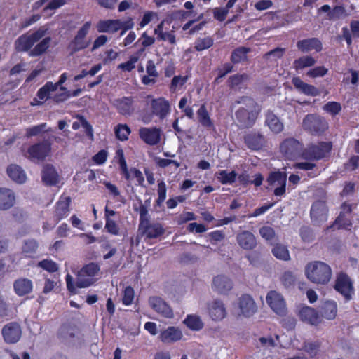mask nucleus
<instances>
[{
  "label": "nucleus",
  "instance_id": "f257e3e1",
  "mask_svg": "<svg viewBox=\"0 0 359 359\" xmlns=\"http://www.w3.org/2000/svg\"><path fill=\"white\" fill-rule=\"evenodd\" d=\"M235 103L241 105L235 113L238 121L243 127H251L255 123L259 113V107L257 103L254 99L248 96L238 97Z\"/></svg>",
  "mask_w": 359,
  "mask_h": 359
},
{
  "label": "nucleus",
  "instance_id": "f03ea898",
  "mask_svg": "<svg viewBox=\"0 0 359 359\" xmlns=\"http://www.w3.org/2000/svg\"><path fill=\"white\" fill-rule=\"evenodd\" d=\"M305 276L311 283L317 285H326L332 278V269L325 262L313 261L305 266Z\"/></svg>",
  "mask_w": 359,
  "mask_h": 359
},
{
  "label": "nucleus",
  "instance_id": "7ed1b4c3",
  "mask_svg": "<svg viewBox=\"0 0 359 359\" xmlns=\"http://www.w3.org/2000/svg\"><path fill=\"white\" fill-rule=\"evenodd\" d=\"M331 142H320L318 144H311L304 149L302 157L305 160L318 161L325 158L331 151Z\"/></svg>",
  "mask_w": 359,
  "mask_h": 359
},
{
  "label": "nucleus",
  "instance_id": "20e7f679",
  "mask_svg": "<svg viewBox=\"0 0 359 359\" xmlns=\"http://www.w3.org/2000/svg\"><path fill=\"white\" fill-rule=\"evenodd\" d=\"M46 33V29L40 27L32 34H22L15 41V48L18 52L29 50L33 45L41 39Z\"/></svg>",
  "mask_w": 359,
  "mask_h": 359
},
{
  "label": "nucleus",
  "instance_id": "39448f33",
  "mask_svg": "<svg viewBox=\"0 0 359 359\" xmlns=\"http://www.w3.org/2000/svg\"><path fill=\"white\" fill-rule=\"evenodd\" d=\"M303 128L309 133L316 135L325 132L328 124L324 118L316 114H309L302 122Z\"/></svg>",
  "mask_w": 359,
  "mask_h": 359
},
{
  "label": "nucleus",
  "instance_id": "423d86ee",
  "mask_svg": "<svg viewBox=\"0 0 359 359\" xmlns=\"http://www.w3.org/2000/svg\"><path fill=\"white\" fill-rule=\"evenodd\" d=\"M91 27V22H86L77 31L73 40L69 43L68 48L70 50V54H74L76 52L85 49L89 46V41L86 40V37Z\"/></svg>",
  "mask_w": 359,
  "mask_h": 359
},
{
  "label": "nucleus",
  "instance_id": "0eeeda50",
  "mask_svg": "<svg viewBox=\"0 0 359 359\" xmlns=\"http://www.w3.org/2000/svg\"><path fill=\"white\" fill-rule=\"evenodd\" d=\"M281 154L285 158L293 160L298 156H302L304 150L302 144L297 140L290 137L285 139L280 145Z\"/></svg>",
  "mask_w": 359,
  "mask_h": 359
},
{
  "label": "nucleus",
  "instance_id": "6e6552de",
  "mask_svg": "<svg viewBox=\"0 0 359 359\" xmlns=\"http://www.w3.org/2000/svg\"><path fill=\"white\" fill-rule=\"evenodd\" d=\"M266 301L270 308L277 315L284 316L287 313L285 302L283 296L276 291L271 290L268 292Z\"/></svg>",
  "mask_w": 359,
  "mask_h": 359
},
{
  "label": "nucleus",
  "instance_id": "1a4fd4ad",
  "mask_svg": "<svg viewBox=\"0 0 359 359\" xmlns=\"http://www.w3.org/2000/svg\"><path fill=\"white\" fill-rule=\"evenodd\" d=\"M149 306L158 314L165 318H172L174 313L170 306L161 297H150L148 300Z\"/></svg>",
  "mask_w": 359,
  "mask_h": 359
},
{
  "label": "nucleus",
  "instance_id": "9d476101",
  "mask_svg": "<svg viewBox=\"0 0 359 359\" xmlns=\"http://www.w3.org/2000/svg\"><path fill=\"white\" fill-rule=\"evenodd\" d=\"M287 174L285 172L276 171L269 174L267 182L271 187H274V195L281 196L285 193Z\"/></svg>",
  "mask_w": 359,
  "mask_h": 359
},
{
  "label": "nucleus",
  "instance_id": "9b49d317",
  "mask_svg": "<svg viewBox=\"0 0 359 359\" xmlns=\"http://www.w3.org/2000/svg\"><path fill=\"white\" fill-rule=\"evenodd\" d=\"M139 135L141 140L146 144L154 146L158 144L161 141L162 130L161 128H141L139 130Z\"/></svg>",
  "mask_w": 359,
  "mask_h": 359
},
{
  "label": "nucleus",
  "instance_id": "f8f14e48",
  "mask_svg": "<svg viewBox=\"0 0 359 359\" xmlns=\"http://www.w3.org/2000/svg\"><path fill=\"white\" fill-rule=\"evenodd\" d=\"M238 308L240 310L239 316L245 318H250L257 311V306L255 302L248 294H243L239 298Z\"/></svg>",
  "mask_w": 359,
  "mask_h": 359
},
{
  "label": "nucleus",
  "instance_id": "ddd939ff",
  "mask_svg": "<svg viewBox=\"0 0 359 359\" xmlns=\"http://www.w3.org/2000/svg\"><path fill=\"white\" fill-rule=\"evenodd\" d=\"M328 208L325 201H317L311 206V218L316 224L325 222L327 219Z\"/></svg>",
  "mask_w": 359,
  "mask_h": 359
},
{
  "label": "nucleus",
  "instance_id": "4468645a",
  "mask_svg": "<svg viewBox=\"0 0 359 359\" xmlns=\"http://www.w3.org/2000/svg\"><path fill=\"white\" fill-rule=\"evenodd\" d=\"M207 309L210 317L215 321L224 319L227 314L224 302L219 299L208 302Z\"/></svg>",
  "mask_w": 359,
  "mask_h": 359
},
{
  "label": "nucleus",
  "instance_id": "2eb2a0df",
  "mask_svg": "<svg viewBox=\"0 0 359 359\" xmlns=\"http://www.w3.org/2000/svg\"><path fill=\"white\" fill-rule=\"evenodd\" d=\"M22 331L20 325L17 323H9L2 329V335L6 342L14 344L19 341Z\"/></svg>",
  "mask_w": 359,
  "mask_h": 359
},
{
  "label": "nucleus",
  "instance_id": "dca6fc26",
  "mask_svg": "<svg viewBox=\"0 0 359 359\" xmlns=\"http://www.w3.org/2000/svg\"><path fill=\"white\" fill-rule=\"evenodd\" d=\"M50 149L51 144L48 142L35 144L28 149V158L30 159L43 160L48 155Z\"/></svg>",
  "mask_w": 359,
  "mask_h": 359
},
{
  "label": "nucleus",
  "instance_id": "f3484780",
  "mask_svg": "<svg viewBox=\"0 0 359 359\" xmlns=\"http://www.w3.org/2000/svg\"><path fill=\"white\" fill-rule=\"evenodd\" d=\"M334 288L340 292L346 299L351 298L353 292V285L351 279L347 275L340 273L337 277Z\"/></svg>",
  "mask_w": 359,
  "mask_h": 359
},
{
  "label": "nucleus",
  "instance_id": "a211bd4d",
  "mask_svg": "<svg viewBox=\"0 0 359 359\" xmlns=\"http://www.w3.org/2000/svg\"><path fill=\"white\" fill-rule=\"evenodd\" d=\"M212 289L221 294H227L233 287V281L224 275H217L212 279Z\"/></svg>",
  "mask_w": 359,
  "mask_h": 359
},
{
  "label": "nucleus",
  "instance_id": "6ab92c4d",
  "mask_svg": "<svg viewBox=\"0 0 359 359\" xmlns=\"http://www.w3.org/2000/svg\"><path fill=\"white\" fill-rule=\"evenodd\" d=\"M73 278L72 276L69 274L67 275L66 277V282H67V287L68 290L72 293H76V287L78 288H84L87 287L90 285H91L94 283V280L93 278L90 276H87L86 275L83 274V277L81 278L80 276V272H78L77 278H76V285H74L73 284Z\"/></svg>",
  "mask_w": 359,
  "mask_h": 359
},
{
  "label": "nucleus",
  "instance_id": "aec40b11",
  "mask_svg": "<svg viewBox=\"0 0 359 359\" xmlns=\"http://www.w3.org/2000/svg\"><path fill=\"white\" fill-rule=\"evenodd\" d=\"M139 230L149 238H157L164 233V229L161 224L159 223H151L149 221H145L142 225H139Z\"/></svg>",
  "mask_w": 359,
  "mask_h": 359
},
{
  "label": "nucleus",
  "instance_id": "412c9836",
  "mask_svg": "<svg viewBox=\"0 0 359 359\" xmlns=\"http://www.w3.org/2000/svg\"><path fill=\"white\" fill-rule=\"evenodd\" d=\"M182 336V332L178 327L170 326L161 331L158 337L163 343L171 344L180 340Z\"/></svg>",
  "mask_w": 359,
  "mask_h": 359
},
{
  "label": "nucleus",
  "instance_id": "4be33fe9",
  "mask_svg": "<svg viewBox=\"0 0 359 359\" xmlns=\"http://www.w3.org/2000/svg\"><path fill=\"white\" fill-rule=\"evenodd\" d=\"M239 246L244 250H252L257 246V240L252 233L243 231L236 236Z\"/></svg>",
  "mask_w": 359,
  "mask_h": 359
},
{
  "label": "nucleus",
  "instance_id": "5701e85b",
  "mask_svg": "<svg viewBox=\"0 0 359 359\" xmlns=\"http://www.w3.org/2000/svg\"><path fill=\"white\" fill-rule=\"evenodd\" d=\"M15 203V194L13 190L0 187V210H7Z\"/></svg>",
  "mask_w": 359,
  "mask_h": 359
},
{
  "label": "nucleus",
  "instance_id": "b1692460",
  "mask_svg": "<svg viewBox=\"0 0 359 359\" xmlns=\"http://www.w3.org/2000/svg\"><path fill=\"white\" fill-rule=\"evenodd\" d=\"M60 176L53 165L46 164L42 170V181L48 186L56 185L60 182Z\"/></svg>",
  "mask_w": 359,
  "mask_h": 359
},
{
  "label": "nucleus",
  "instance_id": "393cba45",
  "mask_svg": "<svg viewBox=\"0 0 359 359\" xmlns=\"http://www.w3.org/2000/svg\"><path fill=\"white\" fill-rule=\"evenodd\" d=\"M152 114L163 119L170 112V104L163 98L154 99L151 102Z\"/></svg>",
  "mask_w": 359,
  "mask_h": 359
},
{
  "label": "nucleus",
  "instance_id": "a878e982",
  "mask_svg": "<svg viewBox=\"0 0 359 359\" xmlns=\"http://www.w3.org/2000/svg\"><path fill=\"white\" fill-rule=\"evenodd\" d=\"M244 141L248 147L253 150L262 149L266 142L264 135L259 133H252L246 135Z\"/></svg>",
  "mask_w": 359,
  "mask_h": 359
},
{
  "label": "nucleus",
  "instance_id": "bb28decb",
  "mask_svg": "<svg viewBox=\"0 0 359 359\" xmlns=\"http://www.w3.org/2000/svg\"><path fill=\"white\" fill-rule=\"evenodd\" d=\"M300 318L311 325H316L321 323V317L313 308L306 306L299 311Z\"/></svg>",
  "mask_w": 359,
  "mask_h": 359
},
{
  "label": "nucleus",
  "instance_id": "cd10ccee",
  "mask_svg": "<svg viewBox=\"0 0 359 359\" xmlns=\"http://www.w3.org/2000/svg\"><path fill=\"white\" fill-rule=\"evenodd\" d=\"M265 123L273 133H281L284 129V125L279 118L271 111H268L265 115Z\"/></svg>",
  "mask_w": 359,
  "mask_h": 359
},
{
  "label": "nucleus",
  "instance_id": "c85d7f7f",
  "mask_svg": "<svg viewBox=\"0 0 359 359\" xmlns=\"http://www.w3.org/2000/svg\"><path fill=\"white\" fill-rule=\"evenodd\" d=\"M297 46L303 53L309 52L315 50L316 52H320L322 50V43L316 38H311L299 41Z\"/></svg>",
  "mask_w": 359,
  "mask_h": 359
},
{
  "label": "nucleus",
  "instance_id": "c756f323",
  "mask_svg": "<svg viewBox=\"0 0 359 359\" xmlns=\"http://www.w3.org/2000/svg\"><path fill=\"white\" fill-rule=\"evenodd\" d=\"M292 83L298 90L306 95L317 96L320 94L319 90L315 86L304 83L299 77H294L292 79Z\"/></svg>",
  "mask_w": 359,
  "mask_h": 359
},
{
  "label": "nucleus",
  "instance_id": "7c9ffc66",
  "mask_svg": "<svg viewBox=\"0 0 359 359\" xmlns=\"http://www.w3.org/2000/svg\"><path fill=\"white\" fill-rule=\"evenodd\" d=\"M15 293L18 296H24L32 290V283L30 280L25 278L17 279L13 283Z\"/></svg>",
  "mask_w": 359,
  "mask_h": 359
},
{
  "label": "nucleus",
  "instance_id": "2f4dec72",
  "mask_svg": "<svg viewBox=\"0 0 359 359\" xmlns=\"http://www.w3.org/2000/svg\"><path fill=\"white\" fill-rule=\"evenodd\" d=\"M6 171L9 177L14 182L22 184L26 181V175L19 165L11 164L8 166Z\"/></svg>",
  "mask_w": 359,
  "mask_h": 359
},
{
  "label": "nucleus",
  "instance_id": "473e14b6",
  "mask_svg": "<svg viewBox=\"0 0 359 359\" xmlns=\"http://www.w3.org/2000/svg\"><path fill=\"white\" fill-rule=\"evenodd\" d=\"M120 20H101L97 23V28L99 32H116L120 29Z\"/></svg>",
  "mask_w": 359,
  "mask_h": 359
},
{
  "label": "nucleus",
  "instance_id": "72a5a7b5",
  "mask_svg": "<svg viewBox=\"0 0 359 359\" xmlns=\"http://www.w3.org/2000/svg\"><path fill=\"white\" fill-rule=\"evenodd\" d=\"M337 312L336 303L331 301L325 302L320 308V316L327 320L335 318Z\"/></svg>",
  "mask_w": 359,
  "mask_h": 359
},
{
  "label": "nucleus",
  "instance_id": "f704fd0d",
  "mask_svg": "<svg viewBox=\"0 0 359 359\" xmlns=\"http://www.w3.org/2000/svg\"><path fill=\"white\" fill-rule=\"evenodd\" d=\"M71 203V198L69 196H62L57 203L55 216L57 219L60 220L69 212V207Z\"/></svg>",
  "mask_w": 359,
  "mask_h": 359
},
{
  "label": "nucleus",
  "instance_id": "c9c22d12",
  "mask_svg": "<svg viewBox=\"0 0 359 359\" xmlns=\"http://www.w3.org/2000/svg\"><path fill=\"white\" fill-rule=\"evenodd\" d=\"M196 114L198 116V121L203 126L208 128H212L214 127L213 123L210 117L209 113L208 112L205 104L201 106Z\"/></svg>",
  "mask_w": 359,
  "mask_h": 359
},
{
  "label": "nucleus",
  "instance_id": "e433bc0d",
  "mask_svg": "<svg viewBox=\"0 0 359 359\" xmlns=\"http://www.w3.org/2000/svg\"><path fill=\"white\" fill-rule=\"evenodd\" d=\"M250 48L247 47H238L231 53V60L233 63L237 64L248 60V53L250 52Z\"/></svg>",
  "mask_w": 359,
  "mask_h": 359
},
{
  "label": "nucleus",
  "instance_id": "4c0bfd02",
  "mask_svg": "<svg viewBox=\"0 0 359 359\" xmlns=\"http://www.w3.org/2000/svg\"><path fill=\"white\" fill-rule=\"evenodd\" d=\"M50 37L44 38L38 44H36L32 50H30L29 53V55L32 57H36L44 53L50 47Z\"/></svg>",
  "mask_w": 359,
  "mask_h": 359
},
{
  "label": "nucleus",
  "instance_id": "58836bf2",
  "mask_svg": "<svg viewBox=\"0 0 359 359\" xmlns=\"http://www.w3.org/2000/svg\"><path fill=\"white\" fill-rule=\"evenodd\" d=\"M272 254L278 259L283 261H289L290 259V255L287 248L282 244H276L272 248Z\"/></svg>",
  "mask_w": 359,
  "mask_h": 359
},
{
  "label": "nucleus",
  "instance_id": "ea45409f",
  "mask_svg": "<svg viewBox=\"0 0 359 359\" xmlns=\"http://www.w3.org/2000/svg\"><path fill=\"white\" fill-rule=\"evenodd\" d=\"M163 25L164 21H162L157 27L154 29V34L158 36V39L161 41L168 40L171 44L176 43L175 36L170 32H163Z\"/></svg>",
  "mask_w": 359,
  "mask_h": 359
},
{
  "label": "nucleus",
  "instance_id": "a19ab883",
  "mask_svg": "<svg viewBox=\"0 0 359 359\" xmlns=\"http://www.w3.org/2000/svg\"><path fill=\"white\" fill-rule=\"evenodd\" d=\"M316 60L311 56H303L294 61V68L298 71L306 67H310L315 65Z\"/></svg>",
  "mask_w": 359,
  "mask_h": 359
},
{
  "label": "nucleus",
  "instance_id": "79ce46f5",
  "mask_svg": "<svg viewBox=\"0 0 359 359\" xmlns=\"http://www.w3.org/2000/svg\"><path fill=\"white\" fill-rule=\"evenodd\" d=\"M327 16L330 20H338L341 18L348 17V13L344 6H335L332 11L327 13Z\"/></svg>",
  "mask_w": 359,
  "mask_h": 359
},
{
  "label": "nucleus",
  "instance_id": "37998d69",
  "mask_svg": "<svg viewBox=\"0 0 359 359\" xmlns=\"http://www.w3.org/2000/svg\"><path fill=\"white\" fill-rule=\"evenodd\" d=\"M132 100L124 97L116 101V107L118 111L123 115L130 114L132 112Z\"/></svg>",
  "mask_w": 359,
  "mask_h": 359
},
{
  "label": "nucleus",
  "instance_id": "c03bdc74",
  "mask_svg": "<svg viewBox=\"0 0 359 359\" xmlns=\"http://www.w3.org/2000/svg\"><path fill=\"white\" fill-rule=\"evenodd\" d=\"M50 131H52V129L50 128H47L46 123H41L40 125L27 128L25 135L27 137H31L32 136L40 135L43 133H48Z\"/></svg>",
  "mask_w": 359,
  "mask_h": 359
},
{
  "label": "nucleus",
  "instance_id": "a18cd8bd",
  "mask_svg": "<svg viewBox=\"0 0 359 359\" xmlns=\"http://www.w3.org/2000/svg\"><path fill=\"white\" fill-rule=\"evenodd\" d=\"M184 323L194 330H201L203 326L202 320L197 316H188L184 320Z\"/></svg>",
  "mask_w": 359,
  "mask_h": 359
},
{
  "label": "nucleus",
  "instance_id": "49530a36",
  "mask_svg": "<svg viewBox=\"0 0 359 359\" xmlns=\"http://www.w3.org/2000/svg\"><path fill=\"white\" fill-rule=\"evenodd\" d=\"M249 79V76L246 74H235L231 76L228 79L229 86V88L234 89L239 85H241L243 82Z\"/></svg>",
  "mask_w": 359,
  "mask_h": 359
},
{
  "label": "nucleus",
  "instance_id": "de8ad7c7",
  "mask_svg": "<svg viewBox=\"0 0 359 359\" xmlns=\"http://www.w3.org/2000/svg\"><path fill=\"white\" fill-rule=\"evenodd\" d=\"M100 271L99 266L95 263H90L86 266H84L80 271V276L82 278L83 274L87 276H90L93 278V277L98 273Z\"/></svg>",
  "mask_w": 359,
  "mask_h": 359
},
{
  "label": "nucleus",
  "instance_id": "09e8293b",
  "mask_svg": "<svg viewBox=\"0 0 359 359\" xmlns=\"http://www.w3.org/2000/svg\"><path fill=\"white\" fill-rule=\"evenodd\" d=\"M285 52L283 48H276L263 55V59L268 60L276 61L278 59L281 58Z\"/></svg>",
  "mask_w": 359,
  "mask_h": 359
},
{
  "label": "nucleus",
  "instance_id": "8fccbe9b",
  "mask_svg": "<svg viewBox=\"0 0 359 359\" xmlns=\"http://www.w3.org/2000/svg\"><path fill=\"white\" fill-rule=\"evenodd\" d=\"M53 83L52 82H47L42 88H41L38 93L37 96L41 100H46L49 98V95L51 92H54L56 90L54 88Z\"/></svg>",
  "mask_w": 359,
  "mask_h": 359
},
{
  "label": "nucleus",
  "instance_id": "3c124183",
  "mask_svg": "<svg viewBox=\"0 0 359 359\" xmlns=\"http://www.w3.org/2000/svg\"><path fill=\"white\" fill-rule=\"evenodd\" d=\"M130 130L127 125L119 124L115 128V134L116 137L121 141L128 140Z\"/></svg>",
  "mask_w": 359,
  "mask_h": 359
},
{
  "label": "nucleus",
  "instance_id": "603ef678",
  "mask_svg": "<svg viewBox=\"0 0 359 359\" xmlns=\"http://www.w3.org/2000/svg\"><path fill=\"white\" fill-rule=\"evenodd\" d=\"M259 231L261 236L266 241H273L277 238L274 229L271 226H264Z\"/></svg>",
  "mask_w": 359,
  "mask_h": 359
},
{
  "label": "nucleus",
  "instance_id": "864d4df0",
  "mask_svg": "<svg viewBox=\"0 0 359 359\" xmlns=\"http://www.w3.org/2000/svg\"><path fill=\"white\" fill-rule=\"evenodd\" d=\"M212 45L213 39L211 37H205L203 39H198L195 43L194 48L197 51H202L210 48Z\"/></svg>",
  "mask_w": 359,
  "mask_h": 359
},
{
  "label": "nucleus",
  "instance_id": "5fc2aeb1",
  "mask_svg": "<svg viewBox=\"0 0 359 359\" xmlns=\"http://www.w3.org/2000/svg\"><path fill=\"white\" fill-rule=\"evenodd\" d=\"M218 179L219 182L224 184L228 183H233L235 182L237 174L235 171H231V172H227L225 170L220 171L219 173Z\"/></svg>",
  "mask_w": 359,
  "mask_h": 359
},
{
  "label": "nucleus",
  "instance_id": "6e6d98bb",
  "mask_svg": "<svg viewBox=\"0 0 359 359\" xmlns=\"http://www.w3.org/2000/svg\"><path fill=\"white\" fill-rule=\"evenodd\" d=\"M320 346V342L318 341L313 342H305L303 349L308 353L311 357L315 356Z\"/></svg>",
  "mask_w": 359,
  "mask_h": 359
},
{
  "label": "nucleus",
  "instance_id": "4d7b16f0",
  "mask_svg": "<svg viewBox=\"0 0 359 359\" xmlns=\"http://www.w3.org/2000/svg\"><path fill=\"white\" fill-rule=\"evenodd\" d=\"M323 109L333 116L338 114L341 109V104L337 102H330L323 107Z\"/></svg>",
  "mask_w": 359,
  "mask_h": 359
},
{
  "label": "nucleus",
  "instance_id": "13d9d810",
  "mask_svg": "<svg viewBox=\"0 0 359 359\" xmlns=\"http://www.w3.org/2000/svg\"><path fill=\"white\" fill-rule=\"evenodd\" d=\"M38 248V243L35 240H27L25 241L22 247V252L26 254H33Z\"/></svg>",
  "mask_w": 359,
  "mask_h": 359
},
{
  "label": "nucleus",
  "instance_id": "bf43d9fd",
  "mask_svg": "<svg viewBox=\"0 0 359 359\" xmlns=\"http://www.w3.org/2000/svg\"><path fill=\"white\" fill-rule=\"evenodd\" d=\"M158 199L156 200V205L161 206L166 197V187L164 182L161 181L158 184Z\"/></svg>",
  "mask_w": 359,
  "mask_h": 359
},
{
  "label": "nucleus",
  "instance_id": "052dcab7",
  "mask_svg": "<svg viewBox=\"0 0 359 359\" xmlns=\"http://www.w3.org/2000/svg\"><path fill=\"white\" fill-rule=\"evenodd\" d=\"M295 280V276L291 271H285L281 276V282L286 287L293 285Z\"/></svg>",
  "mask_w": 359,
  "mask_h": 359
},
{
  "label": "nucleus",
  "instance_id": "680f3d73",
  "mask_svg": "<svg viewBox=\"0 0 359 359\" xmlns=\"http://www.w3.org/2000/svg\"><path fill=\"white\" fill-rule=\"evenodd\" d=\"M327 72V69L323 66L313 68L307 72L306 74L309 77L316 78L318 76H323Z\"/></svg>",
  "mask_w": 359,
  "mask_h": 359
},
{
  "label": "nucleus",
  "instance_id": "e2e57ef3",
  "mask_svg": "<svg viewBox=\"0 0 359 359\" xmlns=\"http://www.w3.org/2000/svg\"><path fill=\"white\" fill-rule=\"evenodd\" d=\"M39 266L49 272H55L58 269L57 264L55 262L48 259L40 262Z\"/></svg>",
  "mask_w": 359,
  "mask_h": 359
},
{
  "label": "nucleus",
  "instance_id": "0e129e2a",
  "mask_svg": "<svg viewBox=\"0 0 359 359\" xmlns=\"http://www.w3.org/2000/svg\"><path fill=\"white\" fill-rule=\"evenodd\" d=\"M134 299V290L133 289L128 286L126 287L124 292H123V304L125 305H130L132 304L133 300Z\"/></svg>",
  "mask_w": 359,
  "mask_h": 359
},
{
  "label": "nucleus",
  "instance_id": "69168bd1",
  "mask_svg": "<svg viewBox=\"0 0 359 359\" xmlns=\"http://www.w3.org/2000/svg\"><path fill=\"white\" fill-rule=\"evenodd\" d=\"M105 229H107V232L113 235H118L119 233L118 226L114 220L111 219L110 218H107L106 220Z\"/></svg>",
  "mask_w": 359,
  "mask_h": 359
},
{
  "label": "nucleus",
  "instance_id": "338daca9",
  "mask_svg": "<svg viewBox=\"0 0 359 359\" xmlns=\"http://www.w3.org/2000/svg\"><path fill=\"white\" fill-rule=\"evenodd\" d=\"M229 9L226 6L225 8H216L213 11L214 17L219 21H224L229 12Z\"/></svg>",
  "mask_w": 359,
  "mask_h": 359
},
{
  "label": "nucleus",
  "instance_id": "774afa93",
  "mask_svg": "<svg viewBox=\"0 0 359 359\" xmlns=\"http://www.w3.org/2000/svg\"><path fill=\"white\" fill-rule=\"evenodd\" d=\"M76 118L80 121L81 126L85 128L87 135L91 139H93V128L90 123L86 121V119L83 116L77 115Z\"/></svg>",
  "mask_w": 359,
  "mask_h": 359
}]
</instances>
